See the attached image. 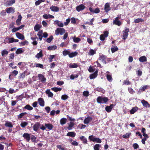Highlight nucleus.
<instances>
[{"instance_id": "f257e3e1", "label": "nucleus", "mask_w": 150, "mask_h": 150, "mask_svg": "<svg viewBox=\"0 0 150 150\" xmlns=\"http://www.w3.org/2000/svg\"><path fill=\"white\" fill-rule=\"evenodd\" d=\"M65 30L64 28H59L55 30V33L57 35L59 34L62 35L65 33Z\"/></svg>"}, {"instance_id": "f03ea898", "label": "nucleus", "mask_w": 150, "mask_h": 150, "mask_svg": "<svg viewBox=\"0 0 150 150\" xmlns=\"http://www.w3.org/2000/svg\"><path fill=\"white\" fill-rule=\"evenodd\" d=\"M40 123L39 122H35V124L34 125L33 127V130L36 132H37L40 128Z\"/></svg>"}, {"instance_id": "7ed1b4c3", "label": "nucleus", "mask_w": 150, "mask_h": 150, "mask_svg": "<svg viewBox=\"0 0 150 150\" xmlns=\"http://www.w3.org/2000/svg\"><path fill=\"white\" fill-rule=\"evenodd\" d=\"M113 23L114 24H115L118 26H120L122 24L121 22L119 20L118 17H117L114 19Z\"/></svg>"}, {"instance_id": "20e7f679", "label": "nucleus", "mask_w": 150, "mask_h": 150, "mask_svg": "<svg viewBox=\"0 0 150 150\" xmlns=\"http://www.w3.org/2000/svg\"><path fill=\"white\" fill-rule=\"evenodd\" d=\"M28 142H29L30 139V134L27 133H25L22 136Z\"/></svg>"}, {"instance_id": "39448f33", "label": "nucleus", "mask_w": 150, "mask_h": 150, "mask_svg": "<svg viewBox=\"0 0 150 150\" xmlns=\"http://www.w3.org/2000/svg\"><path fill=\"white\" fill-rule=\"evenodd\" d=\"M85 8V6L83 4H81L77 6L76 8V9L78 12H80L83 10Z\"/></svg>"}, {"instance_id": "423d86ee", "label": "nucleus", "mask_w": 150, "mask_h": 150, "mask_svg": "<svg viewBox=\"0 0 150 150\" xmlns=\"http://www.w3.org/2000/svg\"><path fill=\"white\" fill-rule=\"evenodd\" d=\"M6 11L8 13H14L15 12V8L13 7L7 8L6 9Z\"/></svg>"}, {"instance_id": "0eeeda50", "label": "nucleus", "mask_w": 150, "mask_h": 150, "mask_svg": "<svg viewBox=\"0 0 150 150\" xmlns=\"http://www.w3.org/2000/svg\"><path fill=\"white\" fill-rule=\"evenodd\" d=\"M98 59L100 60H101L103 64H106V56H105L103 55L100 56Z\"/></svg>"}, {"instance_id": "6e6552de", "label": "nucleus", "mask_w": 150, "mask_h": 150, "mask_svg": "<svg viewBox=\"0 0 150 150\" xmlns=\"http://www.w3.org/2000/svg\"><path fill=\"white\" fill-rule=\"evenodd\" d=\"M111 9V8L110 7V5L108 3L105 4V5L104 10L105 12L107 13L108 11L110 10Z\"/></svg>"}, {"instance_id": "1a4fd4ad", "label": "nucleus", "mask_w": 150, "mask_h": 150, "mask_svg": "<svg viewBox=\"0 0 150 150\" xmlns=\"http://www.w3.org/2000/svg\"><path fill=\"white\" fill-rule=\"evenodd\" d=\"M38 76L39 79L42 82H43L46 81V79L44 77L43 75L41 74H38Z\"/></svg>"}, {"instance_id": "9d476101", "label": "nucleus", "mask_w": 150, "mask_h": 150, "mask_svg": "<svg viewBox=\"0 0 150 150\" xmlns=\"http://www.w3.org/2000/svg\"><path fill=\"white\" fill-rule=\"evenodd\" d=\"M141 103L144 107L149 108L150 107V105L146 101L143 100L142 101Z\"/></svg>"}, {"instance_id": "9b49d317", "label": "nucleus", "mask_w": 150, "mask_h": 150, "mask_svg": "<svg viewBox=\"0 0 150 150\" xmlns=\"http://www.w3.org/2000/svg\"><path fill=\"white\" fill-rule=\"evenodd\" d=\"M113 106V104H111L109 106H107L105 107V110L108 112H110L111 111Z\"/></svg>"}, {"instance_id": "f8f14e48", "label": "nucleus", "mask_w": 150, "mask_h": 150, "mask_svg": "<svg viewBox=\"0 0 150 150\" xmlns=\"http://www.w3.org/2000/svg\"><path fill=\"white\" fill-rule=\"evenodd\" d=\"M16 35L18 38L21 40H23L24 39V36L22 34L19 32H17L16 33Z\"/></svg>"}, {"instance_id": "ddd939ff", "label": "nucleus", "mask_w": 150, "mask_h": 150, "mask_svg": "<svg viewBox=\"0 0 150 150\" xmlns=\"http://www.w3.org/2000/svg\"><path fill=\"white\" fill-rule=\"evenodd\" d=\"M93 119L92 117H88L85 118L83 121V122L85 124H88Z\"/></svg>"}, {"instance_id": "4468645a", "label": "nucleus", "mask_w": 150, "mask_h": 150, "mask_svg": "<svg viewBox=\"0 0 150 150\" xmlns=\"http://www.w3.org/2000/svg\"><path fill=\"white\" fill-rule=\"evenodd\" d=\"M98 71L96 70L93 73L91 74L90 76V79H94L96 78L98 75Z\"/></svg>"}, {"instance_id": "2eb2a0df", "label": "nucleus", "mask_w": 150, "mask_h": 150, "mask_svg": "<svg viewBox=\"0 0 150 150\" xmlns=\"http://www.w3.org/2000/svg\"><path fill=\"white\" fill-rule=\"evenodd\" d=\"M38 101L40 105L41 106H44L45 105V101L42 98H39L38 99Z\"/></svg>"}, {"instance_id": "dca6fc26", "label": "nucleus", "mask_w": 150, "mask_h": 150, "mask_svg": "<svg viewBox=\"0 0 150 150\" xmlns=\"http://www.w3.org/2000/svg\"><path fill=\"white\" fill-rule=\"evenodd\" d=\"M50 8L51 11L54 12H58L59 11V8L57 6H51Z\"/></svg>"}, {"instance_id": "f3484780", "label": "nucleus", "mask_w": 150, "mask_h": 150, "mask_svg": "<svg viewBox=\"0 0 150 150\" xmlns=\"http://www.w3.org/2000/svg\"><path fill=\"white\" fill-rule=\"evenodd\" d=\"M45 125L46 127H47V129L49 130L52 129L54 127L53 125H52L50 123H45Z\"/></svg>"}, {"instance_id": "a211bd4d", "label": "nucleus", "mask_w": 150, "mask_h": 150, "mask_svg": "<svg viewBox=\"0 0 150 150\" xmlns=\"http://www.w3.org/2000/svg\"><path fill=\"white\" fill-rule=\"evenodd\" d=\"M43 17L46 19H48L49 18H54V16L52 15H50L49 14H45L43 15Z\"/></svg>"}, {"instance_id": "6ab92c4d", "label": "nucleus", "mask_w": 150, "mask_h": 150, "mask_svg": "<svg viewBox=\"0 0 150 150\" xmlns=\"http://www.w3.org/2000/svg\"><path fill=\"white\" fill-rule=\"evenodd\" d=\"M22 16L21 15H19L18 16V18L16 20V24L19 25L21 23V21Z\"/></svg>"}, {"instance_id": "aec40b11", "label": "nucleus", "mask_w": 150, "mask_h": 150, "mask_svg": "<svg viewBox=\"0 0 150 150\" xmlns=\"http://www.w3.org/2000/svg\"><path fill=\"white\" fill-rule=\"evenodd\" d=\"M67 136L71 137H74L76 136V133L74 132H68L67 135Z\"/></svg>"}, {"instance_id": "412c9836", "label": "nucleus", "mask_w": 150, "mask_h": 150, "mask_svg": "<svg viewBox=\"0 0 150 150\" xmlns=\"http://www.w3.org/2000/svg\"><path fill=\"white\" fill-rule=\"evenodd\" d=\"M15 0H11L9 1H7L6 2V6H12V5L15 3Z\"/></svg>"}, {"instance_id": "4be33fe9", "label": "nucleus", "mask_w": 150, "mask_h": 150, "mask_svg": "<svg viewBox=\"0 0 150 150\" xmlns=\"http://www.w3.org/2000/svg\"><path fill=\"white\" fill-rule=\"evenodd\" d=\"M42 30H40L37 34V35L39 37L38 39L40 41L42 40L43 37V36L42 35Z\"/></svg>"}, {"instance_id": "5701e85b", "label": "nucleus", "mask_w": 150, "mask_h": 150, "mask_svg": "<svg viewBox=\"0 0 150 150\" xmlns=\"http://www.w3.org/2000/svg\"><path fill=\"white\" fill-rule=\"evenodd\" d=\"M138 108L137 107H135L133 108L130 111V113L131 114H134L138 110Z\"/></svg>"}, {"instance_id": "b1692460", "label": "nucleus", "mask_w": 150, "mask_h": 150, "mask_svg": "<svg viewBox=\"0 0 150 150\" xmlns=\"http://www.w3.org/2000/svg\"><path fill=\"white\" fill-rule=\"evenodd\" d=\"M4 125L6 127L9 128H12L13 127V125H12V123L10 122L6 121Z\"/></svg>"}, {"instance_id": "393cba45", "label": "nucleus", "mask_w": 150, "mask_h": 150, "mask_svg": "<svg viewBox=\"0 0 150 150\" xmlns=\"http://www.w3.org/2000/svg\"><path fill=\"white\" fill-rule=\"evenodd\" d=\"M43 56V54L42 50L40 51L39 53L35 55V57L36 58H38V59L42 57Z\"/></svg>"}, {"instance_id": "a878e982", "label": "nucleus", "mask_w": 150, "mask_h": 150, "mask_svg": "<svg viewBox=\"0 0 150 150\" xmlns=\"http://www.w3.org/2000/svg\"><path fill=\"white\" fill-rule=\"evenodd\" d=\"M139 61L142 62H143L147 61V58L145 56H142L139 58Z\"/></svg>"}, {"instance_id": "bb28decb", "label": "nucleus", "mask_w": 150, "mask_h": 150, "mask_svg": "<svg viewBox=\"0 0 150 150\" xmlns=\"http://www.w3.org/2000/svg\"><path fill=\"white\" fill-rule=\"evenodd\" d=\"M78 54V52L76 51L71 53L70 52L69 54V57L70 58H72L77 55Z\"/></svg>"}, {"instance_id": "cd10ccee", "label": "nucleus", "mask_w": 150, "mask_h": 150, "mask_svg": "<svg viewBox=\"0 0 150 150\" xmlns=\"http://www.w3.org/2000/svg\"><path fill=\"white\" fill-rule=\"evenodd\" d=\"M45 92L49 97H51L53 96V93L50 91V89L47 90Z\"/></svg>"}, {"instance_id": "c85d7f7f", "label": "nucleus", "mask_w": 150, "mask_h": 150, "mask_svg": "<svg viewBox=\"0 0 150 150\" xmlns=\"http://www.w3.org/2000/svg\"><path fill=\"white\" fill-rule=\"evenodd\" d=\"M79 139H80L83 142V143L84 144H87V139L86 138H85L84 136H82L80 137H79Z\"/></svg>"}, {"instance_id": "c756f323", "label": "nucleus", "mask_w": 150, "mask_h": 150, "mask_svg": "<svg viewBox=\"0 0 150 150\" xmlns=\"http://www.w3.org/2000/svg\"><path fill=\"white\" fill-rule=\"evenodd\" d=\"M57 47L56 45L50 46L48 47L47 50H54L57 49Z\"/></svg>"}, {"instance_id": "7c9ffc66", "label": "nucleus", "mask_w": 150, "mask_h": 150, "mask_svg": "<svg viewBox=\"0 0 150 150\" xmlns=\"http://www.w3.org/2000/svg\"><path fill=\"white\" fill-rule=\"evenodd\" d=\"M67 119L66 118H62L60 120V124L63 125L65 124L67 122Z\"/></svg>"}, {"instance_id": "2f4dec72", "label": "nucleus", "mask_w": 150, "mask_h": 150, "mask_svg": "<svg viewBox=\"0 0 150 150\" xmlns=\"http://www.w3.org/2000/svg\"><path fill=\"white\" fill-rule=\"evenodd\" d=\"M111 50L112 53H114L118 50V48L116 46L111 48Z\"/></svg>"}, {"instance_id": "473e14b6", "label": "nucleus", "mask_w": 150, "mask_h": 150, "mask_svg": "<svg viewBox=\"0 0 150 150\" xmlns=\"http://www.w3.org/2000/svg\"><path fill=\"white\" fill-rule=\"evenodd\" d=\"M73 40V41L76 43H78L81 40V39L78 37L76 38L75 36L72 38Z\"/></svg>"}, {"instance_id": "72a5a7b5", "label": "nucleus", "mask_w": 150, "mask_h": 150, "mask_svg": "<svg viewBox=\"0 0 150 150\" xmlns=\"http://www.w3.org/2000/svg\"><path fill=\"white\" fill-rule=\"evenodd\" d=\"M96 53V51L93 49H91L88 52V54L90 55H93Z\"/></svg>"}, {"instance_id": "f704fd0d", "label": "nucleus", "mask_w": 150, "mask_h": 150, "mask_svg": "<svg viewBox=\"0 0 150 150\" xmlns=\"http://www.w3.org/2000/svg\"><path fill=\"white\" fill-rule=\"evenodd\" d=\"M74 125V123L73 122H71L69 124V126L67 127V129L69 130H71Z\"/></svg>"}, {"instance_id": "c9c22d12", "label": "nucleus", "mask_w": 150, "mask_h": 150, "mask_svg": "<svg viewBox=\"0 0 150 150\" xmlns=\"http://www.w3.org/2000/svg\"><path fill=\"white\" fill-rule=\"evenodd\" d=\"M51 90L55 92H57L61 91L62 90V88H60L53 87L51 88Z\"/></svg>"}, {"instance_id": "e433bc0d", "label": "nucleus", "mask_w": 150, "mask_h": 150, "mask_svg": "<svg viewBox=\"0 0 150 150\" xmlns=\"http://www.w3.org/2000/svg\"><path fill=\"white\" fill-rule=\"evenodd\" d=\"M27 73L26 71H24L23 73H21L20 75L19 76V77L20 79H23L25 78L26 73Z\"/></svg>"}, {"instance_id": "4c0bfd02", "label": "nucleus", "mask_w": 150, "mask_h": 150, "mask_svg": "<svg viewBox=\"0 0 150 150\" xmlns=\"http://www.w3.org/2000/svg\"><path fill=\"white\" fill-rule=\"evenodd\" d=\"M25 109H26L29 110H31L33 109V108L29 105H27L24 107Z\"/></svg>"}, {"instance_id": "58836bf2", "label": "nucleus", "mask_w": 150, "mask_h": 150, "mask_svg": "<svg viewBox=\"0 0 150 150\" xmlns=\"http://www.w3.org/2000/svg\"><path fill=\"white\" fill-rule=\"evenodd\" d=\"M101 146L99 144H95L94 146V150H99V148L101 147Z\"/></svg>"}, {"instance_id": "ea45409f", "label": "nucleus", "mask_w": 150, "mask_h": 150, "mask_svg": "<svg viewBox=\"0 0 150 150\" xmlns=\"http://www.w3.org/2000/svg\"><path fill=\"white\" fill-rule=\"evenodd\" d=\"M26 112H22L20 113L19 115H18V118L19 119H21L25 115L27 114Z\"/></svg>"}, {"instance_id": "a19ab883", "label": "nucleus", "mask_w": 150, "mask_h": 150, "mask_svg": "<svg viewBox=\"0 0 150 150\" xmlns=\"http://www.w3.org/2000/svg\"><path fill=\"white\" fill-rule=\"evenodd\" d=\"M97 101L98 103H103V102L102 99V97L100 96H98L97 98Z\"/></svg>"}, {"instance_id": "79ce46f5", "label": "nucleus", "mask_w": 150, "mask_h": 150, "mask_svg": "<svg viewBox=\"0 0 150 150\" xmlns=\"http://www.w3.org/2000/svg\"><path fill=\"white\" fill-rule=\"evenodd\" d=\"M102 101L103 102V103H106L108 100V99L107 97H102Z\"/></svg>"}, {"instance_id": "37998d69", "label": "nucleus", "mask_w": 150, "mask_h": 150, "mask_svg": "<svg viewBox=\"0 0 150 150\" xmlns=\"http://www.w3.org/2000/svg\"><path fill=\"white\" fill-rule=\"evenodd\" d=\"M96 90L97 91L101 92L103 93H104L105 92V90L101 87H97L96 88Z\"/></svg>"}, {"instance_id": "c03bdc74", "label": "nucleus", "mask_w": 150, "mask_h": 150, "mask_svg": "<svg viewBox=\"0 0 150 150\" xmlns=\"http://www.w3.org/2000/svg\"><path fill=\"white\" fill-rule=\"evenodd\" d=\"M23 52V51L22 50L21 48H18L16 51V53L17 54H21Z\"/></svg>"}, {"instance_id": "a18cd8bd", "label": "nucleus", "mask_w": 150, "mask_h": 150, "mask_svg": "<svg viewBox=\"0 0 150 150\" xmlns=\"http://www.w3.org/2000/svg\"><path fill=\"white\" fill-rule=\"evenodd\" d=\"M144 20L142 19L141 18H138L135 19L134 20V22L135 23H139V22H144Z\"/></svg>"}, {"instance_id": "49530a36", "label": "nucleus", "mask_w": 150, "mask_h": 150, "mask_svg": "<svg viewBox=\"0 0 150 150\" xmlns=\"http://www.w3.org/2000/svg\"><path fill=\"white\" fill-rule=\"evenodd\" d=\"M70 52L68 50H64L63 51V54L64 56H66L67 55H69Z\"/></svg>"}, {"instance_id": "de8ad7c7", "label": "nucleus", "mask_w": 150, "mask_h": 150, "mask_svg": "<svg viewBox=\"0 0 150 150\" xmlns=\"http://www.w3.org/2000/svg\"><path fill=\"white\" fill-rule=\"evenodd\" d=\"M78 67V65L76 63H73L71 64H70L69 67L70 68H74L77 67Z\"/></svg>"}, {"instance_id": "09e8293b", "label": "nucleus", "mask_w": 150, "mask_h": 150, "mask_svg": "<svg viewBox=\"0 0 150 150\" xmlns=\"http://www.w3.org/2000/svg\"><path fill=\"white\" fill-rule=\"evenodd\" d=\"M45 1V0H38L35 2V5L36 6L39 5L41 3L44 2Z\"/></svg>"}, {"instance_id": "8fccbe9b", "label": "nucleus", "mask_w": 150, "mask_h": 150, "mask_svg": "<svg viewBox=\"0 0 150 150\" xmlns=\"http://www.w3.org/2000/svg\"><path fill=\"white\" fill-rule=\"evenodd\" d=\"M28 125V123L26 122H22L20 126L22 127H25Z\"/></svg>"}, {"instance_id": "3c124183", "label": "nucleus", "mask_w": 150, "mask_h": 150, "mask_svg": "<svg viewBox=\"0 0 150 150\" xmlns=\"http://www.w3.org/2000/svg\"><path fill=\"white\" fill-rule=\"evenodd\" d=\"M36 65V67H40L41 69H43V66L42 64L40 63H35V64Z\"/></svg>"}, {"instance_id": "603ef678", "label": "nucleus", "mask_w": 150, "mask_h": 150, "mask_svg": "<svg viewBox=\"0 0 150 150\" xmlns=\"http://www.w3.org/2000/svg\"><path fill=\"white\" fill-rule=\"evenodd\" d=\"M122 38L123 39L125 40L127 38L128 34L126 33L123 32Z\"/></svg>"}, {"instance_id": "864d4df0", "label": "nucleus", "mask_w": 150, "mask_h": 150, "mask_svg": "<svg viewBox=\"0 0 150 150\" xmlns=\"http://www.w3.org/2000/svg\"><path fill=\"white\" fill-rule=\"evenodd\" d=\"M1 55L2 56H4L5 54L7 55L8 54V52L7 50H3L1 52Z\"/></svg>"}, {"instance_id": "5fc2aeb1", "label": "nucleus", "mask_w": 150, "mask_h": 150, "mask_svg": "<svg viewBox=\"0 0 150 150\" xmlns=\"http://www.w3.org/2000/svg\"><path fill=\"white\" fill-rule=\"evenodd\" d=\"M106 77L108 80L109 81L111 82L112 81V78L111 75L110 74H107Z\"/></svg>"}, {"instance_id": "6e6d98bb", "label": "nucleus", "mask_w": 150, "mask_h": 150, "mask_svg": "<svg viewBox=\"0 0 150 150\" xmlns=\"http://www.w3.org/2000/svg\"><path fill=\"white\" fill-rule=\"evenodd\" d=\"M123 84H125L127 85H129L131 84L130 82L127 79L124 81L123 82Z\"/></svg>"}, {"instance_id": "4d7b16f0", "label": "nucleus", "mask_w": 150, "mask_h": 150, "mask_svg": "<svg viewBox=\"0 0 150 150\" xmlns=\"http://www.w3.org/2000/svg\"><path fill=\"white\" fill-rule=\"evenodd\" d=\"M40 28V27L38 24L35 25L34 27V30L36 31H37Z\"/></svg>"}, {"instance_id": "13d9d810", "label": "nucleus", "mask_w": 150, "mask_h": 150, "mask_svg": "<svg viewBox=\"0 0 150 150\" xmlns=\"http://www.w3.org/2000/svg\"><path fill=\"white\" fill-rule=\"evenodd\" d=\"M79 76V75L78 74H77L76 75L74 76V75L72 74H71L70 77V79H71L72 80H73L74 79L77 78Z\"/></svg>"}, {"instance_id": "bf43d9fd", "label": "nucleus", "mask_w": 150, "mask_h": 150, "mask_svg": "<svg viewBox=\"0 0 150 150\" xmlns=\"http://www.w3.org/2000/svg\"><path fill=\"white\" fill-rule=\"evenodd\" d=\"M53 39V36L51 35L49 38H48L47 39V41L48 43H50L51 41Z\"/></svg>"}, {"instance_id": "052dcab7", "label": "nucleus", "mask_w": 150, "mask_h": 150, "mask_svg": "<svg viewBox=\"0 0 150 150\" xmlns=\"http://www.w3.org/2000/svg\"><path fill=\"white\" fill-rule=\"evenodd\" d=\"M133 146L134 149H136L139 148V145L136 143H134L133 145Z\"/></svg>"}, {"instance_id": "680f3d73", "label": "nucleus", "mask_w": 150, "mask_h": 150, "mask_svg": "<svg viewBox=\"0 0 150 150\" xmlns=\"http://www.w3.org/2000/svg\"><path fill=\"white\" fill-rule=\"evenodd\" d=\"M89 139L90 141H92L93 142H95V138L94 137V136L93 135H91L89 136Z\"/></svg>"}, {"instance_id": "e2e57ef3", "label": "nucleus", "mask_w": 150, "mask_h": 150, "mask_svg": "<svg viewBox=\"0 0 150 150\" xmlns=\"http://www.w3.org/2000/svg\"><path fill=\"white\" fill-rule=\"evenodd\" d=\"M55 55H50L49 57L48 58L50 62H52V59H53Z\"/></svg>"}, {"instance_id": "0e129e2a", "label": "nucleus", "mask_w": 150, "mask_h": 150, "mask_svg": "<svg viewBox=\"0 0 150 150\" xmlns=\"http://www.w3.org/2000/svg\"><path fill=\"white\" fill-rule=\"evenodd\" d=\"M83 95L86 97H88L89 95V93L88 91H84L83 93Z\"/></svg>"}, {"instance_id": "69168bd1", "label": "nucleus", "mask_w": 150, "mask_h": 150, "mask_svg": "<svg viewBox=\"0 0 150 150\" xmlns=\"http://www.w3.org/2000/svg\"><path fill=\"white\" fill-rule=\"evenodd\" d=\"M68 98V96L65 94L62 95L61 97L62 99L64 100H66Z\"/></svg>"}, {"instance_id": "338daca9", "label": "nucleus", "mask_w": 150, "mask_h": 150, "mask_svg": "<svg viewBox=\"0 0 150 150\" xmlns=\"http://www.w3.org/2000/svg\"><path fill=\"white\" fill-rule=\"evenodd\" d=\"M128 89L129 93L131 94H133L134 93V91L131 88H128Z\"/></svg>"}, {"instance_id": "774afa93", "label": "nucleus", "mask_w": 150, "mask_h": 150, "mask_svg": "<svg viewBox=\"0 0 150 150\" xmlns=\"http://www.w3.org/2000/svg\"><path fill=\"white\" fill-rule=\"evenodd\" d=\"M57 147L58 149H61V150H65L64 148L62 147V145H57Z\"/></svg>"}]
</instances>
